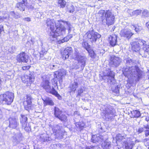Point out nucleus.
Segmentation results:
<instances>
[{"label":"nucleus","instance_id":"obj_51","mask_svg":"<svg viewBox=\"0 0 149 149\" xmlns=\"http://www.w3.org/2000/svg\"><path fill=\"white\" fill-rule=\"evenodd\" d=\"M23 19L26 21L29 22L31 21V19L29 17H26Z\"/></svg>","mask_w":149,"mask_h":149},{"label":"nucleus","instance_id":"obj_40","mask_svg":"<svg viewBox=\"0 0 149 149\" xmlns=\"http://www.w3.org/2000/svg\"><path fill=\"white\" fill-rule=\"evenodd\" d=\"M141 10H137L132 12V15H136L137 16L140 15L141 12Z\"/></svg>","mask_w":149,"mask_h":149},{"label":"nucleus","instance_id":"obj_2","mask_svg":"<svg viewBox=\"0 0 149 149\" xmlns=\"http://www.w3.org/2000/svg\"><path fill=\"white\" fill-rule=\"evenodd\" d=\"M132 49L133 52H139V54L143 58H147L149 55V45L146 42L142 39L133 41L131 43Z\"/></svg>","mask_w":149,"mask_h":149},{"label":"nucleus","instance_id":"obj_32","mask_svg":"<svg viewBox=\"0 0 149 149\" xmlns=\"http://www.w3.org/2000/svg\"><path fill=\"white\" fill-rule=\"evenodd\" d=\"M61 22H63L65 24V26L68 29V33H70L71 31V29L72 27V26L70 23L68 22L62 21H58V22L59 24H61Z\"/></svg>","mask_w":149,"mask_h":149},{"label":"nucleus","instance_id":"obj_25","mask_svg":"<svg viewBox=\"0 0 149 149\" xmlns=\"http://www.w3.org/2000/svg\"><path fill=\"white\" fill-rule=\"evenodd\" d=\"M79 82H78V81L76 79L72 83L70 86V92H74V93L75 91L76 90L77 88L78 87Z\"/></svg>","mask_w":149,"mask_h":149},{"label":"nucleus","instance_id":"obj_56","mask_svg":"<svg viewBox=\"0 0 149 149\" xmlns=\"http://www.w3.org/2000/svg\"><path fill=\"white\" fill-rule=\"evenodd\" d=\"M3 30V26L2 25H0V33Z\"/></svg>","mask_w":149,"mask_h":149},{"label":"nucleus","instance_id":"obj_33","mask_svg":"<svg viewBox=\"0 0 149 149\" xmlns=\"http://www.w3.org/2000/svg\"><path fill=\"white\" fill-rule=\"evenodd\" d=\"M44 101V105L46 106L47 105L53 106L54 105V102L52 99L49 98H47Z\"/></svg>","mask_w":149,"mask_h":149},{"label":"nucleus","instance_id":"obj_59","mask_svg":"<svg viewBox=\"0 0 149 149\" xmlns=\"http://www.w3.org/2000/svg\"><path fill=\"white\" fill-rule=\"evenodd\" d=\"M72 34L69 35L68 36V37L69 39L72 38Z\"/></svg>","mask_w":149,"mask_h":149},{"label":"nucleus","instance_id":"obj_34","mask_svg":"<svg viewBox=\"0 0 149 149\" xmlns=\"http://www.w3.org/2000/svg\"><path fill=\"white\" fill-rule=\"evenodd\" d=\"M57 36L55 35L54 32H52L50 33V35L49 36L48 40L51 42L55 41L56 40V37Z\"/></svg>","mask_w":149,"mask_h":149},{"label":"nucleus","instance_id":"obj_1","mask_svg":"<svg viewBox=\"0 0 149 149\" xmlns=\"http://www.w3.org/2000/svg\"><path fill=\"white\" fill-rule=\"evenodd\" d=\"M124 61L126 66L123 72L124 75L128 78L133 76L139 79L142 76V72L137 65H134L135 60L127 57L124 59Z\"/></svg>","mask_w":149,"mask_h":149},{"label":"nucleus","instance_id":"obj_37","mask_svg":"<svg viewBox=\"0 0 149 149\" xmlns=\"http://www.w3.org/2000/svg\"><path fill=\"white\" fill-rule=\"evenodd\" d=\"M66 2L64 0H59L58 1V6L61 8L64 7L66 5Z\"/></svg>","mask_w":149,"mask_h":149},{"label":"nucleus","instance_id":"obj_36","mask_svg":"<svg viewBox=\"0 0 149 149\" xmlns=\"http://www.w3.org/2000/svg\"><path fill=\"white\" fill-rule=\"evenodd\" d=\"M131 113L132 114V117L138 118L141 116L140 112L137 110L133 111L131 112Z\"/></svg>","mask_w":149,"mask_h":149},{"label":"nucleus","instance_id":"obj_11","mask_svg":"<svg viewBox=\"0 0 149 149\" xmlns=\"http://www.w3.org/2000/svg\"><path fill=\"white\" fill-rule=\"evenodd\" d=\"M121 61V60L119 57L112 56L111 57L109 65L111 67H116L119 65Z\"/></svg>","mask_w":149,"mask_h":149},{"label":"nucleus","instance_id":"obj_63","mask_svg":"<svg viewBox=\"0 0 149 149\" xmlns=\"http://www.w3.org/2000/svg\"><path fill=\"white\" fill-rule=\"evenodd\" d=\"M0 83H1V78H0Z\"/></svg>","mask_w":149,"mask_h":149},{"label":"nucleus","instance_id":"obj_38","mask_svg":"<svg viewBox=\"0 0 149 149\" xmlns=\"http://www.w3.org/2000/svg\"><path fill=\"white\" fill-rule=\"evenodd\" d=\"M82 46L87 50L88 51L90 48V45H89L88 43L86 42L83 41L82 43Z\"/></svg>","mask_w":149,"mask_h":149},{"label":"nucleus","instance_id":"obj_55","mask_svg":"<svg viewBox=\"0 0 149 149\" xmlns=\"http://www.w3.org/2000/svg\"><path fill=\"white\" fill-rule=\"evenodd\" d=\"M89 54L91 57H93L94 56V53L93 51H92V53H89Z\"/></svg>","mask_w":149,"mask_h":149},{"label":"nucleus","instance_id":"obj_64","mask_svg":"<svg viewBox=\"0 0 149 149\" xmlns=\"http://www.w3.org/2000/svg\"><path fill=\"white\" fill-rule=\"evenodd\" d=\"M53 67H55V65H53Z\"/></svg>","mask_w":149,"mask_h":149},{"label":"nucleus","instance_id":"obj_30","mask_svg":"<svg viewBox=\"0 0 149 149\" xmlns=\"http://www.w3.org/2000/svg\"><path fill=\"white\" fill-rule=\"evenodd\" d=\"M21 117L20 118L21 123L22 125L25 126V124H27V118L26 115L21 114Z\"/></svg>","mask_w":149,"mask_h":149},{"label":"nucleus","instance_id":"obj_45","mask_svg":"<svg viewBox=\"0 0 149 149\" xmlns=\"http://www.w3.org/2000/svg\"><path fill=\"white\" fill-rule=\"evenodd\" d=\"M134 27L135 28V30L136 32L139 31L142 29V28L141 26H138V27H136L134 26Z\"/></svg>","mask_w":149,"mask_h":149},{"label":"nucleus","instance_id":"obj_42","mask_svg":"<svg viewBox=\"0 0 149 149\" xmlns=\"http://www.w3.org/2000/svg\"><path fill=\"white\" fill-rule=\"evenodd\" d=\"M149 14L148 11L147 10H144L142 12V15L144 17H147L148 16Z\"/></svg>","mask_w":149,"mask_h":149},{"label":"nucleus","instance_id":"obj_26","mask_svg":"<svg viewBox=\"0 0 149 149\" xmlns=\"http://www.w3.org/2000/svg\"><path fill=\"white\" fill-rule=\"evenodd\" d=\"M22 134L20 132L15 134L13 137V141L17 143L20 142Z\"/></svg>","mask_w":149,"mask_h":149},{"label":"nucleus","instance_id":"obj_28","mask_svg":"<svg viewBox=\"0 0 149 149\" xmlns=\"http://www.w3.org/2000/svg\"><path fill=\"white\" fill-rule=\"evenodd\" d=\"M123 145L125 146V149H132L134 143L130 141H125L123 143Z\"/></svg>","mask_w":149,"mask_h":149},{"label":"nucleus","instance_id":"obj_4","mask_svg":"<svg viewBox=\"0 0 149 149\" xmlns=\"http://www.w3.org/2000/svg\"><path fill=\"white\" fill-rule=\"evenodd\" d=\"M14 94L9 92H6L4 94L0 95V104H10L13 101Z\"/></svg>","mask_w":149,"mask_h":149},{"label":"nucleus","instance_id":"obj_13","mask_svg":"<svg viewBox=\"0 0 149 149\" xmlns=\"http://www.w3.org/2000/svg\"><path fill=\"white\" fill-rule=\"evenodd\" d=\"M17 59L18 61L27 63L29 60V57L24 52H22L17 56Z\"/></svg>","mask_w":149,"mask_h":149},{"label":"nucleus","instance_id":"obj_29","mask_svg":"<svg viewBox=\"0 0 149 149\" xmlns=\"http://www.w3.org/2000/svg\"><path fill=\"white\" fill-rule=\"evenodd\" d=\"M16 7L20 11H23L24 10L25 5L24 3L19 2L17 3Z\"/></svg>","mask_w":149,"mask_h":149},{"label":"nucleus","instance_id":"obj_58","mask_svg":"<svg viewBox=\"0 0 149 149\" xmlns=\"http://www.w3.org/2000/svg\"><path fill=\"white\" fill-rule=\"evenodd\" d=\"M146 26L148 29L149 30V21L146 23Z\"/></svg>","mask_w":149,"mask_h":149},{"label":"nucleus","instance_id":"obj_6","mask_svg":"<svg viewBox=\"0 0 149 149\" xmlns=\"http://www.w3.org/2000/svg\"><path fill=\"white\" fill-rule=\"evenodd\" d=\"M52 130L58 139H62L63 138V136L66 132L62 129V126L60 125H55L53 126Z\"/></svg>","mask_w":149,"mask_h":149},{"label":"nucleus","instance_id":"obj_23","mask_svg":"<svg viewBox=\"0 0 149 149\" xmlns=\"http://www.w3.org/2000/svg\"><path fill=\"white\" fill-rule=\"evenodd\" d=\"M39 140L42 142H49L52 141V139L50 137L47 136L46 134H41L39 137Z\"/></svg>","mask_w":149,"mask_h":149},{"label":"nucleus","instance_id":"obj_9","mask_svg":"<svg viewBox=\"0 0 149 149\" xmlns=\"http://www.w3.org/2000/svg\"><path fill=\"white\" fill-rule=\"evenodd\" d=\"M86 35L88 38L90 39L92 42H95L101 37V35L99 33L93 31H89L86 33Z\"/></svg>","mask_w":149,"mask_h":149},{"label":"nucleus","instance_id":"obj_46","mask_svg":"<svg viewBox=\"0 0 149 149\" xmlns=\"http://www.w3.org/2000/svg\"><path fill=\"white\" fill-rule=\"evenodd\" d=\"M69 10L70 13H72L74 10V8L73 6L71 5L69 9Z\"/></svg>","mask_w":149,"mask_h":149},{"label":"nucleus","instance_id":"obj_18","mask_svg":"<svg viewBox=\"0 0 149 149\" xmlns=\"http://www.w3.org/2000/svg\"><path fill=\"white\" fill-rule=\"evenodd\" d=\"M105 139L104 136L99 134L93 135L91 139V141L93 143L101 142Z\"/></svg>","mask_w":149,"mask_h":149},{"label":"nucleus","instance_id":"obj_47","mask_svg":"<svg viewBox=\"0 0 149 149\" xmlns=\"http://www.w3.org/2000/svg\"><path fill=\"white\" fill-rule=\"evenodd\" d=\"M115 89L114 91V92L117 93H118L119 92V88L117 85H115Z\"/></svg>","mask_w":149,"mask_h":149},{"label":"nucleus","instance_id":"obj_49","mask_svg":"<svg viewBox=\"0 0 149 149\" xmlns=\"http://www.w3.org/2000/svg\"><path fill=\"white\" fill-rule=\"evenodd\" d=\"M65 42V40L64 38L62 40H59L58 41V43L59 44L61 43H63Z\"/></svg>","mask_w":149,"mask_h":149},{"label":"nucleus","instance_id":"obj_7","mask_svg":"<svg viewBox=\"0 0 149 149\" xmlns=\"http://www.w3.org/2000/svg\"><path fill=\"white\" fill-rule=\"evenodd\" d=\"M106 22L104 20L102 21V23L105 24V23L108 25H110L113 24L114 22L115 17L113 14L110 10H106L105 13Z\"/></svg>","mask_w":149,"mask_h":149},{"label":"nucleus","instance_id":"obj_3","mask_svg":"<svg viewBox=\"0 0 149 149\" xmlns=\"http://www.w3.org/2000/svg\"><path fill=\"white\" fill-rule=\"evenodd\" d=\"M103 109L101 113L102 116H104L105 119L111 120L115 116V111L110 106H103Z\"/></svg>","mask_w":149,"mask_h":149},{"label":"nucleus","instance_id":"obj_17","mask_svg":"<svg viewBox=\"0 0 149 149\" xmlns=\"http://www.w3.org/2000/svg\"><path fill=\"white\" fill-rule=\"evenodd\" d=\"M120 34L122 37L129 39L133 34L131 32L130 30L124 29L121 31Z\"/></svg>","mask_w":149,"mask_h":149},{"label":"nucleus","instance_id":"obj_52","mask_svg":"<svg viewBox=\"0 0 149 149\" xmlns=\"http://www.w3.org/2000/svg\"><path fill=\"white\" fill-rule=\"evenodd\" d=\"M143 131V128H140L138 129V132L139 133H141Z\"/></svg>","mask_w":149,"mask_h":149},{"label":"nucleus","instance_id":"obj_50","mask_svg":"<svg viewBox=\"0 0 149 149\" xmlns=\"http://www.w3.org/2000/svg\"><path fill=\"white\" fill-rule=\"evenodd\" d=\"M95 146H88L86 148V149H95Z\"/></svg>","mask_w":149,"mask_h":149},{"label":"nucleus","instance_id":"obj_41","mask_svg":"<svg viewBox=\"0 0 149 149\" xmlns=\"http://www.w3.org/2000/svg\"><path fill=\"white\" fill-rule=\"evenodd\" d=\"M116 138V140L119 141H121L122 140L125 138L124 137V136H122L121 134H117Z\"/></svg>","mask_w":149,"mask_h":149},{"label":"nucleus","instance_id":"obj_19","mask_svg":"<svg viewBox=\"0 0 149 149\" xmlns=\"http://www.w3.org/2000/svg\"><path fill=\"white\" fill-rule=\"evenodd\" d=\"M72 48L71 47H68L62 52L63 58L65 60L68 58L69 56L72 53Z\"/></svg>","mask_w":149,"mask_h":149},{"label":"nucleus","instance_id":"obj_54","mask_svg":"<svg viewBox=\"0 0 149 149\" xmlns=\"http://www.w3.org/2000/svg\"><path fill=\"white\" fill-rule=\"evenodd\" d=\"M10 14L13 16L14 17H15V13L14 11L11 12L10 13Z\"/></svg>","mask_w":149,"mask_h":149},{"label":"nucleus","instance_id":"obj_31","mask_svg":"<svg viewBox=\"0 0 149 149\" xmlns=\"http://www.w3.org/2000/svg\"><path fill=\"white\" fill-rule=\"evenodd\" d=\"M85 90V87L83 86H81L77 89L76 93H77L76 97L81 96L82 94Z\"/></svg>","mask_w":149,"mask_h":149},{"label":"nucleus","instance_id":"obj_8","mask_svg":"<svg viewBox=\"0 0 149 149\" xmlns=\"http://www.w3.org/2000/svg\"><path fill=\"white\" fill-rule=\"evenodd\" d=\"M52 32H54L55 35L57 36L63 35L66 33V29L65 26L61 24L59 26L56 25V27L54 29V30Z\"/></svg>","mask_w":149,"mask_h":149},{"label":"nucleus","instance_id":"obj_39","mask_svg":"<svg viewBox=\"0 0 149 149\" xmlns=\"http://www.w3.org/2000/svg\"><path fill=\"white\" fill-rule=\"evenodd\" d=\"M47 53L46 51H44V52L42 51H41L40 53V58L41 59H44L45 58V55Z\"/></svg>","mask_w":149,"mask_h":149},{"label":"nucleus","instance_id":"obj_16","mask_svg":"<svg viewBox=\"0 0 149 149\" xmlns=\"http://www.w3.org/2000/svg\"><path fill=\"white\" fill-rule=\"evenodd\" d=\"M21 78L23 82L27 84H31L34 80V77L30 74L29 75H24L22 76Z\"/></svg>","mask_w":149,"mask_h":149},{"label":"nucleus","instance_id":"obj_53","mask_svg":"<svg viewBox=\"0 0 149 149\" xmlns=\"http://www.w3.org/2000/svg\"><path fill=\"white\" fill-rule=\"evenodd\" d=\"M145 136H146L149 135V130H146L145 132Z\"/></svg>","mask_w":149,"mask_h":149},{"label":"nucleus","instance_id":"obj_48","mask_svg":"<svg viewBox=\"0 0 149 149\" xmlns=\"http://www.w3.org/2000/svg\"><path fill=\"white\" fill-rule=\"evenodd\" d=\"M30 68L29 66H24L22 68V69L23 70H28Z\"/></svg>","mask_w":149,"mask_h":149},{"label":"nucleus","instance_id":"obj_20","mask_svg":"<svg viewBox=\"0 0 149 149\" xmlns=\"http://www.w3.org/2000/svg\"><path fill=\"white\" fill-rule=\"evenodd\" d=\"M9 126L10 128L14 129L19 125V123L17 119L15 118H10L9 119Z\"/></svg>","mask_w":149,"mask_h":149},{"label":"nucleus","instance_id":"obj_44","mask_svg":"<svg viewBox=\"0 0 149 149\" xmlns=\"http://www.w3.org/2000/svg\"><path fill=\"white\" fill-rule=\"evenodd\" d=\"M22 127L26 131H28L30 129V127L29 126V125H28L27 124H25V126L22 125Z\"/></svg>","mask_w":149,"mask_h":149},{"label":"nucleus","instance_id":"obj_43","mask_svg":"<svg viewBox=\"0 0 149 149\" xmlns=\"http://www.w3.org/2000/svg\"><path fill=\"white\" fill-rule=\"evenodd\" d=\"M105 12L104 10H100L99 12V16L101 17H103L104 15V14H105Z\"/></svg>","mask_w":149,"mask_h":149},{"label":"nucleus","instance_id":"obj_22","mask_svg":"<svg viewBox=\"0 0 149 149\" xmlns=\"http://www.w3.org/2000/svg\"><path fill=\"white\" fill-rule=\"evenodd\" d=\"M66 74V71L63 69H61L58 72H55L54 77L57 78H60L62 79V77Z\"/></svg>","mask_w":149,"mask_h":149},{"label":"nucleus","instance_id":"obj_60","mask_svg":"<svg viewBox=\"0 0 149 149\" xmlns=\"http://www.w3.org/2000/svg\"><path fill=\"white\" fill-rule=\"evenodd\" d=\"M145 120L147 121H148L149 120V118L148 117H146L145 118Z\"/></svg>","mask_w":149,"mask_h":149},{"label":"nucleus","instance_id":"obj_35","mask_svg":"<svg viewBox=\"0 0 149 149\" xmlns=\"http://www.w3.org/2000/svg\"><path fill=\"white\" fill-rule=\"evenodd\" d=\"M75 124L77 129L80 130H82L85 126L84 123L82 122H77L75 123Z\"/></svg>","mask_w":149,"mask_h":149},{"label":"nucleus","instance_id":"obj_10","mask_svg":"<svg viewBox=\"0 0 149 149\" xmlns=\"http://www.w3.org/2000/svg\"><path fill=\"white\" fill-rule=\"evenodd\" d=\"M103 75L104 76H107L109 77L108 79L110 80L109 83L110 84L114 85L116 84V81L114 79V73L113 71L108 69L104 71Z\"/></svg>","mask_w":149,"mask_h":149},{"label":"nucleus","instance_id":"obj_57","mask_svg":"<svg viewBox=\"0 0 149 149\" xmlns=\"http://www.w3.org/2000/svg\"><path fill=\"white\" fill-rule=\"evenodd\" d=\"M64 39H65V42H67L69 40V38L68 37V36H66V37H65L64 38Z\"/></svg>","mask_w":149,"mask_h":149},{"label":"nucleus","instance_id":"obj_12","mask_svg":"<svg viewBox=\"0 0 149 149\" xmlns=\"http://www.w3.org/2000/svg\"><path fill=\"white\" fill-rule=\"evenodd\" d=\"M62 112L58 108L55 107L54 108V114L56 117L62 121H66L67 117L65 115L62 113Z\"/></svg>","mask_w":149,"mask_h":149},{"label":"nucleus","instance_id":"obj_24","mask_svg":"<svg viewBox=\"0 0 149 149\" xmlns=\"http://www.w3.org/2000/svg\"><path fill=\"white\" fill-rule=\"evenodd\" d=\"M117 36L115 34H112L109 37V40L110 45L112 46L115 45L117 42Z\"/></svg>","mask_w":149,"mask_h":149},{"label":"nucleus","instance_id":"obj_15","mask_svg":"<svg viewBox=\"0 0 149 149\" xmlns=\"http://www.w3.org/2000/svg\"><path fill=\"white\" fill-rule=\"evenodd\" d=\"M26 101H24V104L26 110H29L31 108V100L32 99V98L30 95H26Z\"/></svg>","mask_w":149,"mask_h":149},{"label":"nucleus","instance_id":"obj_5","mask_svg":"<svg viewBox=\"0 0 149 149\" xmlns=\"http://www.w3.org/2000/svg\"><path fill=\"white\" fill-rule=\"evenodd\" d=\"M40 86L47 92L52 94L58 98L59 97H61L54 88H51L50 83L49 80H46L43 81L41 83Z\"/></svg>","mask_w":149,"mask_h":149},{"label":"nucleus","instance_id":"obj_14","mask_svg":"<svg viewBox=\"0 0 149 149\" xmlns=\"http://www.w3.org/2000/svg\"><path fill=\"white\" fill-rule=\"evenodd\" d=\"M76 58L78 61V65L80 66L81 68H83L85 65L86 58L84 56L78 55H77Z\"/></svg>","mask_w":149,"mask_h":149},{"label":"nucleus","instance_id":"obj_27","mask_svg":"<svg viewBox=\"0 0 149 149\" xmlns=\"http://www.w3.org/2000/svg\"><path fill=\"white\" fill-rule=\"evenodd\" d=\"M103 149H111V142L107 141H104L102 144Z\"/></svg>","mask_w":149,"mask_h":149},{"label":"nucleus","instance_id":"obj_61","mask_svg":"<svg viewBox=\"0 0 149 149\" xmlns=\"http://www.w3.org/2000/svg\"><path fill=\"white\" fill-rule=\"evenodd\" d=\"M132 10L129 9L128 10V12H131V11H132Z\"/></svg>","mask_w":149,"mask_h":149},{"label":"nucleus","instance_id":"obj_21","mask_svg":"<svg viewBox=\"0 0 149 149\" xmlns=\"http://www.w3.org/2000/svg\"><path fill=\"white\" fill-rule=\"evenodd\" d=\"M46 24L48 27L52 31L54 30V29L56 27V23H55L53 19H47L46 20Z\"/></svg>","mask_w":149,"mask_h":149},{"label":"nucleus","instance_id":"obj_62","mask_svg":"<svg viewBox=\"0 0 149 149\" xmlns=\"http://www.w3.org/2000/svg\"><path fill=\"white\" fill-rule=\"evenodd\" d=\"M79 68V66H77V67L75 66V67H74V68H76V69H77V68Z\"/></svg>","mask_w":149,"mask_h":149}]
</instances>
